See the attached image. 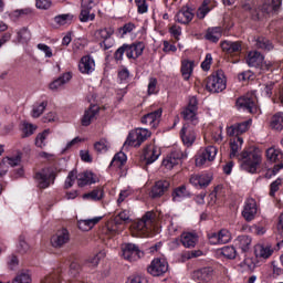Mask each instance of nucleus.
<instances>
[{"instance_id":"1","label":"nucleus","mask_w":283,"mask_h":283,"mask_svg":"<svg viewBox=\"0 0 283 283\" xmlns=\"http://www.w3.org/2000/svg\"><path fill=\"white\" fill-rule=\"evenodd\" d=\"M154 222H156L155 214L148 211L142 219L132 223L130 231L135 238H145L154 231Z\"/></svg>"},{"instance_id":"2","label":"nucleus","mask_w":283,"mask_h":283,"mask_svg":"<svg viewBox=\"0 0 283 283\" xmlns=\"http://www.w3.org/2000/svg\"><path fill=\"white\" fill-rule=\"evenodd\" d=\"M240 160H242L241 167L244 171L255 174L262 163V153H260V150H243L240 154Z\"/></svg>"},{"instance_id":"3","label":"nucleus","mask_w":283,"mask_h":283,"mask_svg":"<svg viewBox=\"0 0 283 283\" xmlns=\"http://www.w3.org/2000/svg\"><path fill=\"white\" fill-rule=\"evenodd\" d=\"M206 88L208 92H211V94H220V92H224V90H227V76H224V72L218 70L209 75L206 80Z\"/></svg>"},{"instance_id":"4","label":"nucleus","mask_w":283,"mask_h":283,"mask_svg":"<svg viewBox=\"0 0 283 283\" xmlns=\"http://www.w3.org/2000/svg\"><path fill=\"white\" fill-rule=\"evenodd\" d=\"M143 50H145L143 42L123 44L115 51L114 59L115 61H123L125 54L127 59H138L143 54Z\"/></svg>"},{"instance_id":"5","label":"nucleus","mask_w":283,"mask_h":283,"mask_svg":"<svg viewBox=\"0 0 283 283\" xmlns=\"http://www.w3.org/2000/svg\"><path fill=\"white\" fill-rule=\"evenodd\" d=\"M122 256L128 262H136L143 258L144 253L140 251V248L134 243H123L122 247Z\"/></svg>"},{"instance_id":"6","label":"nucleus","mask_w":283,"mask_h":283,"mask_svg":"<svg viewBox=\"0 0 283 283\" xmlns=\"http://www.w3.org/2000/svg\"><path fill=\"white\" fill-rule=\"evenodd\" d=\"M56 175L50 169H42L34 176L35 182H38L39 189H48L50 185H54Z\"/></svg>"},{"instance_id":"7","label":"nucleus","mask_w":283,"mask_h":283,"mask_svg":"<svg viewBox=\"0 0 283 283\" xmlns=\"http://www.w3.org/2000/svg\"><path fill=\"white\" fill-rule=\"evenodd\" d=\"M147 271L154 277H160V275H165L169 271V264L164 259H154Z\"/></svg>"},{"instance_id":"8","label":"nucleus","mask_w":283,"mask_h":283,"mask_svg":"<svg viewBox=\"0 0 283 283\" xmlns=\"http://www.w3.org/2000/svg\"><path fill=\"white\" fill-rule=\"evenodd\" d=\"M237 107H239V109H243L244 112H249L250 114H255V112H258L255 96L244 95L239 97L237 99Z\"/></svg>"},{"instance_id":"9","label":"nucleus","mask_w":283,"mask_h":283,"mask_svg":"<svg viewBox=\"0 0 283 283\" xmlns=\"http://www.w3.org/2000/svg\"><path fill=\"white\" fill-rule=\"evenodd\" d=\"M184 158H187V155H185V153L180 150H175L163 160V167L169 170L174 169L176 166L182 163Z\"/></svg>"},{"instance_id":"10","label":"nucleus","mask_w":283,"mask_h":283,"mask_svg":"<svg viewBox=\"0 0 283 283\" xmlns=\"http://www.w3.org/2000/svg\"><path fill=\"white\" fill-rule=\"evenodd\" d=\"M255 216H258V202L253 198L247 199L242 217L247 222H252V220H255Z\"/></svg>"},{"instance_id":"11","label":"nucleus","mask_w":283,"mask_h":283,"mask_svg":"<svg viewBox=\"0 0 283 283\" xmlns=\"http://www.w3.org/2000/svg\"><path fill=\"white\" fill-rule=\"evenodd\" d=\"M67 242H70V231L65 228L57 230L51 238V244L54 249H61V247H65Z\"/></svg>"},{"instance_id":"12","label":"nucleus","mask_w":283,"mask_h":283,"mask_svg":"<svg viewBox=\"0 0 283 283\" xmlns=\"http://www.w3.org/2000/svg\"><path fill=\"white\" fill-rule=\"evenodd\" d=\"M94 6V1L92 0H82L81 3V13H80V21L82 23H87V21H94L96 15L91 12Z\"/></svg>"},{"instance_id":"13","label":"nucleus","mask_w":283,"mask_h":283,"mask_svg":"<svg viewBox=\"0 0 283 283\" xmlns=\"http://www.w3.org/2000/svg\"><path fill=\"white\" fill-rule=\"evenodd\" d=\"M163 116V108H158L155 112L148 113L142 117L143 125H149L151 129H156L160 125V118Z\"/></svg>"},{"instance_id":"14","label":"nucleus","mask_w":283,"mask_h":283,"mask_svg":"<svg viewBox=\"0 0 283 283\" xmlns=\"http://www.w3.org/2000/svg\"><path fill=\"white\" fill-rule=\"evenodd\" d=\"M180 137L186 147H191L196 143V133L189 123L184 124L180 130Z\"/></svg>"},{"instance_id":"15","label":"nucleus","mask_w":283,"mask_h":283,"mask_svg":"<svg viewBox=\"0 0 283 283\" xmlns=\"http://www.w3.org/2000/svg\"><path fill=\"white\" fill-rule=\"evenodd\" d=\"M280 6H282V0H265L261 8H259L261 18H263L264 14H273V12H277Z\"/></svg>"},{"instance_id":"16","label":"nucleus","mask_w":283,"mask_h":283,"mask_svg":"<svg viewBox=\"0 0 283 283\" xmlns=\"http://www.w3.org/2000/svg\"><path fill=\"white\" fill-rule=\"evenodd\" d=\"M217 155H218V148H216V146H208L203 150L201 156L196 159L197 167L205 165V163H207V160H209V163H211L212 160L216 159Z\"/></svg>"},{"instance_id":"17","label":"nucleus","mask_w":283,"mask_h":283,"mask_svg":"<svg viewBox=\"0 0 283 283\" xmlns=\"http://www.w3.org/2000/svg\"><path fill=\"white\" fill-rule=\"evenodd\" d=\"M160 158V148L154 146V145H148L144 149V160L146 165H151L156 163V159Z\"/></svg>"},{"instance_id":"18","label":"nucleus","mask_w":283,"mask_h":283,"mask_svg":"<svg viewBox=\"0 0 283 283\" xmlns=\"http://www.w3.org/2000/svg\"><path fill=\"white\" fill-rule=\"evenodd\" d=\"M216 273L213 272V268H202L193 272L192 277L198 280V282H211Z\"/></svg>"},{"instance_id":"19","label":"nucleus","mask_w":283,"mask_h":283,"mask_svg":"<svg viewBox=\"0 0 283 283\" xmlns=\"http://www.w3.org/2000/svg\"><path fill=\"white\" fill-rule=\"evenodd\" d=\"M96 67V63L94 62V57L86 55L83 56L78 64V70L82 74H92Z\"/></svg>"},{"instance_id":"20","label":"nucleus","mask_w":283,"mask_h":283,"mask_svg":"<svg viewBox=\"0 0 283 283\" xmlns=\"http://www.w3.org/2000/svg\"><path fill=\"white\" fill-rule=\"evenodd\" d=\"M169 187H170L169 180L157 181L151 189L150 197L160 198L161 196H165V192L169 191Z\"/></svg>"},{"instance_id":"21","label":"nucleus","mask_w":283,"mask_h":283,"mask_svg":"<svg viewBox=\"0 0 283 283\" xmlns=\"http://www.w3.org/2000/svg\"><path fill=\"white\" fill-rule=\"evenodd\" d=\"M221 50L227 54H240L242 52V42L223 41L221 42Z\"/></svg>"},{"instance_id":"22","label":"nucleus","mask_w":283,"mask_h":283,"mask_svg":"<svg viewBox=\"0 0 283 283\" xmlns=\"http://www.w3.org/2000/svg\"><path fill=\"white\" fill-rule=\"evenodd\" d=\"M180 242L185 249H193L196 248V244H198V234L193 232H182Z\"/></svg>"},{"instance_id":"23","label":"nucleus","mask_w":283,"mask_h":283,"mask_svg":"<svg viewBox=\"0 0 283 283\" xmlns=\"http://www.w3.org/2000/svg\"><path fill=\"white\" fill-rule=\"evenodd\" d=\"M247 63L249 65V67H264V55H262L260 52L258 51H251L248 54L247 57Z\"/></svg>"},{"instance_id":"24","label":"nucleus","mask_w":283,"mask_h":283,"mask_svg":"<svg viewBox=\"0 0 283 283\" xmlns=\"http://www.w3.org/2000/svg\"><path fill=\"white\" fill-rule=\"evenodd\" d=\"M21 163V156L15 157H4L0 163V176H6L8 174V166L17 167Z\"/></svg>"},{"instance_id":"25","label":"nucleus","mask_w":283,"mask_h":283,"mask_svg":"<svg viewBox=\"0 0 283 283\" xmlns=\"http://www.w3.org/2000/svg\"><path fill=\"white\" fill-rule=\"evenodd\" d=\"M175 21H177V23H182V24H187V23H191V21H193V12H191L190 8L184 7L175 17Z\"/></svg>"},{"instance_id":"26","label":"nucleus","mask_w":283,"mask_h":283,"mask_svg":"<svg viewBox=\"0 0 283 283\" xmlns=\"http://www.w3.org/2000/svg\"><path fill=\"white\" fill-rule=\"evenodd\" d=\"M103 220V217H94L92 219H81L77 221V227L81 231H92L96 224Z\"/></svg>"},{"instance_id":"27","label":"nucleus","mask_w":283,"mask_h":283,"mask_svg":"<svg viewBox=\"0 0 283 283\" xmlns=\"http://www.w3.org/2000/svg\"><path fill=\"white\" fill-rule=\"evenodd\" d=\"M254 253L260 260H269L273 255V248L270 245L258 244L254 247Z\"/></svg>"},{"instance_id":"28","label":"nucleus","mask_w":283,"mask_h":283,"mask_svg":"<svg viewBox=\"0 0 283 283\" xmlns=\"http://www.w3.org/2000/svg\"><path fill=\"white\" fill-rule=\"evenodd\" d=\"M70 81H72V73H64L62 76L51 82L49 88L52 90V92H56V90H61V87L65 85V83H70Z\"/></svg>"},{"instance_id":"29","label":"nucleus","mask_w":283,"mask_h":283,"mask_svg":"<svg viewBox=\"0 0 283 283\" xmlns=\"http://www.w3.org/2000/svg\"><path fill=\"white\" fill-rule=\"evenodd\" d=\"M98 106L91 105L88 109L85 111L83 117H82V125L84 127H87L92 124V120H94V116L98 114Z\"/></svg>"},{"instance_id":"30","label":"nucleus","mask_w":283,"mask_h":283,"mask_svg":"<svg viewBox=\"0 0 283 283\" xmlns=\"http://www.w3.org/2000/svg\"><path fill=\"white\" fill-rule=\"evenodd\" d=\"M251 242L252 239L249 235H239L234 240L235 247H238V249H240L243 253L249 252V249H251Z\"/></svg>"},{"instance_id":"31","label":"nucleus","mask_w":283,"mask_h":283,"mask_svg":"<svg viewBox=\"0 0 283 283\" xmlns=\"http://www.w3.org/2000/svg\"><path fill=\"white\" fill-rule=\"evenodd\" d=\"M198 111H195L193 108H185L181 112V116L184 118V120H187V123H189L190 125H192L193 127H196V125L198 124V116L196 115Z\"/></svg>"},{"instance_id":"32","label":"nucleus","mask_w":283,"mask_h":283,"mask_svg":"<svg viewBox=\"0 0 283 283\" xmlns=\"http://www.w3.org/2000/svg\"><path fill=\"white\" fill-rule=\"evenodd\" d=\"M96 184V179H94V174L92 172H82L77 175V186L86 187V185Z\"/></svg>"},{"instance_id":"33","label":"nucleus","mask_w":283,"mask_h":283,"mask_svg":"<svg viewBox=\"0 0 283 283\" xmlns=\"http://www.w3.org/2000/svg\"><path fill=\"white\" fill-rule=\"evenodd\" d=\"M221 38L222 28L220 27L210 28L206 33L207 41H211V43H218V41H220Z\"/></svg>"},{"instance_id":"34","label":"nucleus","mask_w":283,"mask_h":283,"mask_svg":"<svg viewBox=\"0 0 283 283\" xmlns=\"http://www.w3.org/2000/svg\"><path fill=\"white\" fill-rule=\"evenodd\" d=\"M190 197H191V192H189V190H187L186 186H179V187L175 188V190L172 191L174 202H180V200H182V198H190Z\"/></svg>"},{"instance_id":"35","label":"nucleus","mask_w":283,"mask_h":283,"mask_svg":"<svg viewBox=\"0 0 283 283\" xmlns=\"http://www.w3.org/2000/svg\"><path fill=\"white\" fill-rule=\"evenodd\" d=\"M112 34H114V29L112 28H104V29H99L97 31V36H101V39H103V43H101V45H104V50H109L112 48V45H107V39L112 38Z\"/></svg>"},{"instance_id":"36","label":"nucleus","mask_w":283,"mask_h":283,"mask_svg":"<svg viewBox=\"0 0 283 283\" xmlns=\"http://www.w3.org/2000/svg\"><path fill=\"white\" fill-rule=\"evenodd\" d=\"M242 8L243 10H245V12H250L254 21H260V19H262V14L259 12V9L255 8V4L253 2H244L242 4Z\"/></svg>"},{"instance_id":"37","label":"nucleus","mask_w":283,"mask_h":283,"mask_svg":"<svg viewBox=\"0 0 283 283\" xmlns=\"http://www.w3.org/2000/svg\"><path fill=\"white\" fill-rule=\"evenodd\" d=\"M193 73V62L184 60L181 62V74L185 81H189L191 78V74Z\"/></svg>"},{"instance_id":"38","label":"nucleus","mask_w":283,"mask_h":283,"mask_svg":"<svg viewBox=\"0 0 283 283\" xmlns=\"http://www.w3.org/2000/svg\"><path fill=\"white\" fill-rule=\"evenodd\" d=\"M104 196H105V190H103V188L99 187L88 193L83 195V198L93 200L94 202H98V200H103Z\"/></svg>"},{"instance_id":"39","label":"nucleus","mask_w":283,"mask_h":283,"mask_svg":"<svg viewBox=\"0 0 283 283\" xmlns=\"http://www.w3.org/2000/svg\"><path fill=\"white\" fill-rule=\"evenodd\" d=\"M266 158L268 160H271V163H280V160L283 158L282 150L274 147L269 148L266 150Z\"/></svg>"},{"instance_id":"40","label":"nucleus","mask_w":283,"mask_h":283,"mask_svg":"<svg viewBox=\"0 0 283 283\" xmlns=\"http://www.w3.org/2000/svg\"><path fill=\"white\" fill-rule=\"evenodd\" d=\"M242 143H244L242 137H237L230 143V158H235V156H238V151L242 149Z\"/></svg>"},{"instance_id":"41","label":"nucleus","mask_w":283,"mask_h":283,"mask_svg":"<svg viewBox=\"0 0 283 283\" xmlns=\"http://www.w3.org/2000/svg\"><path fill=\"white\" fill-rule=\"evenodd\" d=\"M255 48H258V50L271 52V50H273V43H271L266 38H259L255 40Z\"/></svg>"},{"instance_id":"42","label":"nucleus","mask_w":283,"mask_h":283,"mask_svg":"<svg viewBox=\"0 0 283 283\" xmlns=\"http://www.w3.org/2000/svg\"><path fill=\"white\" fill-rule=\"evenodd\" d=\"M272 129H276L277 132H282L283 129V113H276L270 123Z\"/></svg>"},{"instance_id":"43","label":"nucleus","mask_w":283,"mask_h":283,"mask_svg":"<svg viewBox=\"0 0 283 283\" xmlns=\"http://www.w3.org/2000/svg\"><path fill=\"white\" fill-rule=\"evenodd\" d=\"M140 139L136 137V130H133L128 134L126 142L124 143V148L127 147H140Z\"/></svg>"},{"instance_id":"44","label":"nucleus","mask_w":283,"mask_h":283,"mask_svg":"<svg viewBox=\"0 0 283 283\" xmlns=\"http://www.w3.org/2000/svg\"><path fill=\"white\" fill-rule=\"evenodd\" d=\"M78 178V170L73 169L69 172L65 182H64V189H71V187H74V182H76Z\"/></svg>"},{"instance_id":"45","label":"nucleus","mask_w":283,"mask_h":283,"mask_svg":"<svg viewBox=\"0 0 283 283\" xmlns=\"http://www.w3.org/2000/svg\"><path fill=\"white\" fill-rule=\"evenodd\" d=\"M120 222H116V219H114L106 224V229L111 235H118V233L123 231V229H120Z\"/></svg>"},{"instance_id":"46","label":"nucleus","mask_w":283,"mask_h":283,"mask_svg":"<svg viewBox=\"0 0 283 283\" xmlns=\"http://www.w3.org/2000/svg\"><path fill=\"white\" fill-rule=\"evenodd\" d=\"M42 283H61V270H54L42 280Z\"/></svg>"},{"instance_id":"47","label":"nucleus","mask_w":283,"mask_h":283,"mask_svg":"<svg viewBox=\"0 0 283 283\" xmlns=\"http://www.w3.org/2000/svg\"><path fill=\"white\" fill-rule=\"evenodd\" d=\"M209 3H211V0H203L202 4L199 7L197 11L198 19H205L209 12H211V8H209Z\"/></svg>"},{"instance_id":"48","label":"nucleus","mask_w":283,"mask_h":283,"mask_svg":"<svg viewBox=\"0 0 283 283\" xmlns=\"http://www.w3.org/2000/svg\"><path fill=\"white\" fill-rule=\"evenodd\" d=\"M94 149L97 154H106L109 150V142L107 139H101L94 144Z\"/></svg>"},{"instance_id":"49","label":"nucleus","mask_w":283,"mask_h":283,"mask_svg":"<svg viewBox=\"0 0 283 283\" xmlns=\"http://www.w3.org/2000/svg\"><path fill=\"white\" fill-rule=\"evenodd\" d=\"M50 129H45L42 133L38 134L35 138V145L40 147V149H43V147H45V140L48 139V136H50Z\"/></svg>"},{"instance_id":"50","label":"nucleus","mask_w":283,"mask_h":283,"mask_svg":"<svg viewBox=\"0 0 283 283\" xmlns=\"http://www.w3.org/2000/svg\"><path fill=\"white\" fill-rule=\"evenodd\" d=\"M261 92L264 94V96L271 98V96H273V92H275V82H268L265 84H262Z\"/></svg>"},{"instance_id":"51","label":"nucleus","mask_w":283,"mask_h":283,"mask_svg":"<svg viewBox=\"0 0 283 283\" xmlns=\"http://www.w3.org/2000/svg\"><path fill=\"white\" fill-rule=\"evenodd\" d=\"M135 137L139 139V143L143 145V143H145V140H147L149 138V136H151V132H149V129L146 128H137L135 129Z\"/></svg>"},{"instance_id":"52","label":"nucleus","mask_w":283,"mask_h":283,"mask_svg":"<svg viewBox=\"0 0 283 283\" xmlns=\"http://www.w3.org/2000/svg\"><path fill=\"white\" fill-rule=\"evenodd\" d=\"M221 255L228 258V260H235V255H238V251H235L234 247L226 245L221 249Z\"/></svg>"},{"instance_id":"53","label":"nucleus","mask_w":283,"mask_h":283,"mask_svg":"<svg viewBox=\"0 0 283 283\" xmlns=\"http://www.w3.org/2000/svg\"><path fill=\"white\" fill-rule=\"evenodd\" d=\"M73 19H74V15L67 13V14L56 15L54 18V21L55 23H57V25H67V23H72Z\"/></svg>"},{"instance_id":"54","label":"nucleus","mask_w":283,"mask_h":283,"mask_svg":"<svg viewBox=\"0 0 283 283\" xmlns=\"http://www.w3.org/2000/svg\"><path fill=\"white\" fill-rule=\"evenodd\" d=\"M125 163H127V155H125V153L123 151H119L114 156L111 165H117V167H123Z\"/></svg>"},{"instance_id":"55","label":"nucleus","mask_w":283,"mask_h":283,"mask_svg":"<svg viewBox=\"0 0 283 283\" xmlns=\"http://www.w3.org/2000/svg\"><path fill=\"white\" fill-rule=\"evenodd\" d=\"M18 39L20 43H28V41L32 39V34L30 33V30H28V28H22L18 32Z\"/></svg>"},{"instance_id":"56","label":"nucleus","mask_w":283,"mask_h":283,"mask_svg":"<svg viewBox=\"0 0 283 283\" xmlns=\"http://www.w3.org/2000/svg\"><path fill=\"white\" fill-rule=\"evenodd\" d=\"M36 132V126L32 124L24 123L22 127V138H28Z\"/></svg>"},{"instance_id":"57","label":"nucleus","mask_w":283,"mask_h":283,"mask_svg":"<svg viewBox=\"0 0 283 283\" xmlns=\"http://www.w3.org/2000/svg\"><path fill=\"white\" fill-rule=\"evenodd\" d=\"M12 283H32V277L28 272L19 273Z\"/></svg>"},{"instance_id":"58","label":"nucleus","mask_w":283,"mask_h":283,"mask_svg":"<svg viewBox=\"0 0 283 283\" xmlns=\"http://www.w3.org/2000/svg\"><path fill=\"white\" fill-rule=\"evenodd\" d=\"M45 107H48V102H42L41 104H39L38 106L33 107L32 111V117L33 118H39V116H41V114H43V112H45Z\"/></svg>"},{"instance_id":"59","label":"nucleus","mask_w":283,"mask_h":283,"mask_svg":"<svg viewBox=\"0 0 283 283\" xmlns=\"http://www.w3.org/2000/svg\"><path fill=\"white\" fill-rule=\"evenodd\" d=\"M218 233H219L220 244H227L228 242H231V232H229V230L222 229Z\"/></svg>"},{"instance_id":"60","label":"nucleus","mask_w":283,"mask_h":283,"mask_svg":"<svg viewBox=\"0 0 283 283\" xmlns=\"http://www.w3.org/2000/svg\"><path fill=\"white\" fill-rule=\"evenodd\" d=\"M234 126L237 127V133L239 135L244 134V132H249V127H251V119H248L239 124H234Z\"/></svg>"},{"instance_id":"61","label":"nucleus","mask_w":283,"mask_h":283,"mask_svg":"<svg viewBox=\"0 0 283 283\" xmlns=\"http://www.w3.org/2000/svg\"><path fill=\"white\" fill-rule=\"evenodd\" d=\"M135 3L137 6V12L139 14L147 13V10H149V6L147 4V0H135Z\"/></svg>"},{"instance_id":"62","label":"nucleus","mask_w":283,"mask_h":283,"mask_svg":"<svg viewBox=\"0 0 283 283\" xmlns=\"http://www.w3.org/2000/svg\"><path fill=\"white\" fill-rule=\"evenodd\" d=\"M114 219L115 222H119V224H123V222H129V210L119 212Z\"/></svg>"},{"instance_id":"63","label":"nucleus","mask_w":283,"mask_h":283,"mask_svg":"<svg viewBox=\"0 0 283 283\" xmlns=\"http://www.w3.org/2000/svg\"><path fill=\"white\" fill-rule=\"evenodd\" d=\"M211 184V176L208 174L199 175V188L202 189L203 187H209Z\"/></svg>"},{"instance_id":"64","label":"nucleus","mask_w":283,"mask_h":283,"mask_svg":"<svg viewBox=\"0 0 283 283\" xmlns=\"http://www.w3.org/2000/svg\"><path fill=\"white\" fill-rule=\"evenodd\" d=\"M27 251H30V245L28 244V242H25L24 238L20 237L18 252L23 255Z\"/></svg>"}]
</instances>
